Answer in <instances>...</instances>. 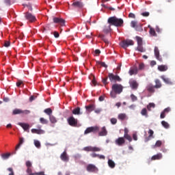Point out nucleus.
<instances>
[{
	"instance_id": "nucleus-21",
	"label": "nucleus",
	"mask_w": 175,
	"mask_h": 175,
	"mask_svg": "<svg viewBox=\"0 0 175 175\" xmlns=\"http://www.w3.org/2000/svg\"><path fill=\"white\" fill-rule=\"evenodd\" d=\"M146 90L147 91H148V92L154 94V92H155V85L154 86L152 84L150 83L147 85Z\"/></svg>"
},
{
	"instance_id": "nucleus-22",
	"label": "nucleus",
	"mask_w": 175,
	"mask_h": 175,
	"mask_svg": "<svg viewBox=\"0 0 175 175\" xmlns=\"http://www.w3.org/2000/svg\"><path fill=\"white\" fill-rule=\"evenodd\" d=\"M98 136H107V130L106 126H103L101 131L98 133Z\"/></svg>"
},
{
	"instance_id": "nucleus-7",
	"label": "nucleus",
	"mask_w": 175,
	"mask_h": 175,
	"mask_svg": "<svg viewBox=\"0 0 175 175\" xmlns=\"http://www.w3.org/2000/svg\"><path fill=\"white\" fill-rule=\"evenodd\" d=\"M99 132V127L98 126L88 127L84 131V135H88V133H96Z\"/></svg>"
},
{
	"instance_id": "nucleus-55",
	"label": "nucleus",
	"mask_w": 175,
	"mask_h": 175,
	"mask_svg": "<svg viewBox=\"0 0 175 175\" xmlns=\"http://www.w3.org/2000/svg\"><path fill=\"white\" fill-rule=\"evenodd\" d=\"M99 154H96L95 152H93L92 154H90V157H92V158H98Z\"/></svg>"
},
{
	"instance_id": "nucleus-8",
	"label": "nucleus",
	"mask_w": 175,
	"mask_h": 175,
	"mask_svg": "<svg viewBox=\"0 0 175 175\" xmlns=\"http://www.w3.org/2000/svg\"><path fill=\"white\" fill-rule=\"evenodd\" d=\"M108 77L110 80L111 82L113 81H122V79L118 75H114L113 73H109L108 74Z\"/></svg>"
},
{
	"instance_id": "nucleus-1",
	"label": "nucleus",
	"mask_w": 175,
	"mask_h": 175,
	"mask_svg": "<svg viewBox=\"0 0 175 175\" xmlns=\"http://www.w3.org/2000/svg\"><path fill=\"white\" fill-rule=\"evenodd\" d=\"M107 23L117 28L124 27V20L122 18H118L117 16L109 17L107 20Z\"/></svg>"
},
{
	"instance_id": "nucleus-20",
	"label": "nucleus",
	"mask_w": 175,
	"mask_h": 175,
	"mask_svg": "<svg viewBox=\"0 0 175 175\" xmlns=\"http://www.w3.org/2000/svg\"><path fill=\"white\" fill-rule=\"evenodd\" d=\"M72 6H74V8H77L78 9H81V8L84 6V5L81 1H75L72 3Z\"/></svg>"
},
{
	"instance_id": "nucleus-4",
	"label": "nucleus",
	"mask_w": 175,
	"mask_h": 175,
	"mask_svg": "<svg viewBox=\"0 0 175 175\" xmlns=\"http://www.w3.org/2000/svg\"><path fill=\"white\" fill-rule=\"evenodd\" d=\"M136 39H137V47L136 50H137L140 53H145L146 49H144V48H143V40L142 39V38H140L139 36H136Z\"/></svg>"
},
{
	"instance_id": "nucleus-14",
	"label": "nucleus",
	"mask_w": 175,
	"mask_h": 175,
	"mask_svg": "<svg viewBox=\"0 0 175 175\" xmlns=\"http://www.w3.org/2000/svg\"><path fill=\"white\" fill-rule=\"evenodd\" d=\"M115 144L121 147L125 144V138L124 137H119L115 140Z\"/></svg>"
},
{
	"instance_id": "nucleus-19",
	"label": "nucleus",
	"mask_w": 175,
	"mask_h": 175,
	"mask_svg": "<svg viewBox=\"0 0 175 175\" xmlns=\"http://www.w3.org/2000/svg\"><path fill=\"white\" fill-rule=\"evenodd\" d=\"M148 133L149 135H148V137L145 138V143H147V142H150V139H154V131L150 129L148 131Z\"/></svg>"
},
{
	"instance_id": "nucleus-57",
	"label": "nucleus",
	"mask_w": 175,
	"mask_h": 175,
	"mask_svg": "<svg viewBox=\"0 0 175 175\" xmlns=\"http://www.w3.org/2000/svg\"><path fill=\"white\" fill-rule=\"evenodd\" d=\"M129 18H135L136 16L135 15V14L131 12V13L129 14Z\"/></svg>"
},
{
	"instance_id": "nucleus-44",
	"label": "nucleus",
	"mask_w": 175,
	"mask_h": 175,
	"mask_svg": "<svg viewBox=\"0 0 175 175\" xmlns=\"http://www.w3.org/2000/svg\"><path fill=\"white\" fill-rule=\"evenodd\" d=\"M3 159H8L10 157V153H5L1 155Z\"/></svg>"
},
{
	"instance_id": "nucleus-30",
	"label": "nucleus",
	"mask_w": 175,
	"mask_h": 175,
	"mask_svg": "<svg viewBox=\"0 0 175 175\" xmlns=\"http://www.w3.org/2000/svg\"><path fill=\"white\" fill-rule=\"evenodd\" d=\"M118 120H120V121H124L126 120V113H120L118 116Z\"/></svg>"
},
{
	"instance_id": "nucleus-37",
	"label": "nucleus",
	"mask_w": 175,
	"mask_h": 175,
	"mask_svg": "<svg viewBox=\"0 0 175 175\" xmlns=\"http://www.w3.org/2000/svg\"><path fill=\"white\" fill-rule=\"evenodd\" d=\"M44 113H45L50 117V116H51V114H53V110H51V108H47V109H44Z\"/></svg>"
},
{
	"instance_id": "nucleus-36",
	"label": "nucleus",
	"mask_w": 175,
	"mask_h": 175,
	"mask_svg": "<svg viewBox=\"0 0 175 175\" xmlns=\"http://www.w3.org/2000/svg\"><path fill=\"white\" fill-rule=\"evenodd\" d=\"M108 165L111 169H114V167H116V163H114L111 159L108 160Z\"/></svg>"
},
{
	"instance_id": "nucleus-62",
	"label": "nucleus",
	"mask_w": 175,
	"mask_h": 175,
	"mask_svg": "<svg viewBox=\"0 0 175 175\" xmlns=\"http://www.w3.org/2000/svg\"><path fill=\"white\" fill-rule=\"evenodd\" d=\"M163 111L164 113H165V114H167V113H169V111H170V108H169V107L165 108Z\"/></svg>"
},
{
	"instance_id": "nucleus-64",
	"label": "nucleus",
	"mask_w": 175,
	"mask_h": 175,
	"mask_svg": "<svg viewBox=\"0 0 175 175\" xmlns=\"http://www.w3.org/2000/svg\"><path fill=\"white\" fill-rule=\"evenodd\" d=\"M21 84H23V81H18L16 83V86H17V87H20V85H21Z\"/></svg>"
},
{
	"instance_id": "nucleus-45",
	"label": "nucleus",
	"mask_w": 175,
	"mask_h": 175,
	"mask_svg": "<svg viewBox=\"0 0 175 175\" xmlns=\"http://www.w3.org/2000/svg\"><path fill=\"white\" fill-rule=\"evenodd\" d=\"M40 122H41V124H48V122H49V121H47V120L44 119V118H41L40 119Z\"/></svg>"
},
{
	"instance_id": "nucleus-11",
	"label": "nucleus",
	"mask_w": 175,
	"mask_h": 175,
	"mask_svg": "<svg viewBox=\"0 0 175 175\" xmlns=\"http://www.w3.org/2000/svg\"><path fill=\"white\" fill-rule=\"evenodd\" d=\"M86 170L90 173H96L98 172V167L94 164H89L86 167Z\"/></svg>"
},
{
	"instance_id": "nucleus-58",
	"label": "nucleus",
	"mask_w": 175,
	"mask_h": 175,
	"mask_svg": "<svg viewBox=\"0 0 175 175\" xmlns=\"http://www.w3.org/2000/svg\"><path fill=\"white\" fill-rule=\"evenodd\" d=\"M165 117H166V113L163 111L160 115V118H165Z\"/></svg>"
},
{
	"instance_id": "nucleus-9",
	"label": "nucleus",
	"mask_w": 175,
	"mask_h": 175,
	"mask_svg": "<svg viewBox=\"0 0 175 175\" xmlns=\"http://www.w3.org/2000/svg\"><path fill=\"white\" fill-rule=\"evenodd\" d=\"M25 17L26 20H28L30 23H35V21H36V17L29 12H26Z\"/></svg>"
},
{
	"instance_id": "nucleus-32",
	"label": "nucleus",
	"mask_w": 175,
	"mask_h": 175,
	"mask_svg": "<svg viewBox=\"0 0 175 175\" xmlns=\"http://www.w3.org/2000/svg\"><path fill=\"white\" fill-rule=\"evenodd\" d=\"M98 38H100V39H102V40H103V42L105 43V44L109 45V40L107 38H105V35L100 34L98 36Z\"/></svg>"
},
{
	"instance_id": "nucleus-47",
	"label": "nucleus",
	"mask_w": 175,
	"mask_h": 175,
	"mask_svg": "<svg viewBox=\"0 0 175 175\" xmlns=\"http://www.w3.org/2000/svg\"><path fill=\"white\" fill-rule=\"evenodd\" d=\"M110 122L112 125H116V124H117V119L116 118H111Z\"/></svg>"
},
{
	"instance_id": "nucleus-59",
	"label": "nucleus",
	"mask_w": 175,
	"mask_h": 175,
	"mask_svg": "<svg viewBox=\"0 0 175 175\" xmlns=\"http://www.w3.org/2000/svg\"><path fill=\"white\" fill-rule=\"evenodd\" d=\"M53 36H55V38H59V33H58V31H54L53 32Z\"/></svg>"
},
{
	"instance_id": "nucleus-43",
	"label": "nucleus",
	"mask_w": 175,
	"mask_h": 175,
	"mask_svg": "<svg viewBox=\"0 0 175 175\" xmlns=\"http://www.w3.org/2000/svg\"><path fill=\"white\" fill-rule=\"evenodd\" d=\"M131 98L132 102H136V100H137V96H135V94H131Z\"/></svg>"
},
{
	"instance_id": "nucleus-23",
	"label": "nucleus",
	"mask_w": 175,
	"mask_h": 175,
	"mask_svg": "<svg viewBox=\"0 0 175 175\" xmlns=\"http://www.w3.org/2000/svg\"><path fill=\"white\" fill-rule=\"evenodd\" d=\"M163 157L162 153H158L157 154H154L152 157L151 161H158L159 159H162Z\"/></svg>"
},
{
	"instance_id": "nucleus-41",
	"label": "nucleus",
	"mask_w": 175,
	"mask_h": 175,
	"mask_svg": "<svg viewBox=\"0 0 175 175\" xmlns=\"http://www.w3.org/2000/svg\"><path fill=\"white\" fill-rule=\"evenodd\" d=\"M49 120L52 124H55V122H57V118H55L54 116H50Z\"/></svg>"
},
{
	"instance_id": "nucleus-63",
	"label": "nucleus",
	"mask_w": 175,
	"mask_h": 175,
	"mask_svg": "<svg viewBox=\"0 0 175 175\" xmlns=\"http://www.w3.org/2000/svg\"><path fill=\"white\" fill-rule=\"evenodd\" d=\"M94 53H95V54H96V55H99L100 54V50L96 49Z\"/></svg>"
},
{
	"instance_id": "nucleus-13",
	"label": "nucleus",
	"mask_w": 175,
	"mask_h": 175,
	"mask_svg": "<svg viewBox=\"0 0 175 175\" xmlns=\"http://www.w3.org/2000/svg\"><path fill=\"white\" fill-rule=\"evenodd\" d=\"M67 121L70 126H77V119L75 118V117L70 116L68 118Z\"/></svg>"
},
{
	"instance_id": "nucleus-35",
	"label": "nucleus",
	"mask_w": 175,
	"mask_h": 175,
	"mask_svg": "<svg viewBox=\"0 0 175 175\" xmlns=\"http://www.w3.org/2000/svg\"><path fill=\"white\" fill-rule=\"evenodd\" d=\"M137 73V68H131L129 71V74L130 76H133V75H136Z\"/></svg>"
},
{
	"instance_id": "nucleus-26",
	"label": "nucleus",
	"mask_w": 175,
	"mask_h": 175,
	"mask_svg": "<svg viewBox=\"0 0 175 175\" xmlns=\"http://www.w3.org/2000/svg\"><path fill=\"white\" fill-rule=\"evenodd\" d=\"M161 79H162V80L164 81V83H165V84H170V85L173 84V82H172L170 79L166 78V77H165V75H162L161 77Z\"/></svg>"
},
{
	"instance_id": "nucleus-3",
	"label": "nucleus",
	"mask_w": 175,
	"mask_h": 175,
	"mask_svg": "<svg viewBox=\"0 0 175 175\" xmlns=\"http://www.w3.org/2000/svg\"><path fill=\"white\" fill-rule=\"evenodd\" d=\"M131 27L134 28L135 31H137L138 32H142L143 31V25L137 23L136 21H132L131 22Z\"/></svg>"
},
{
	"instance_id": "nucleus-15",
	"label": "nucleus",
	"mask_w": 175,
	"mask_h": 175,
	"mask_svg": "<svg viewBox=\"0 0 175 175\" xmlns=\"http://www.w3.org/2000/svg\"><path fill=\"white\" fill-rule=\"evenodd\" d=\"M129 83L131 88L134 90H137V88H139V83H137V81H136V80L131 79V81H129Z\"/></svg>"
},
{
	"instance_id": "nucleus-17",
	"label": "nucleus",
	"mask_w": 175,
	"mask_h": 175,
	"mask_svg": "<svg viewBox=\"0 0 175 175\" xmlns=\"http://www.w3.org/2000/svg\"><path fill=\"white\" fill-rule=\"evenodd\" d=\"M154 53L156 59L159 61L160 62H162V57L159 55V49H158V46H155L154 49Z\"/></svg>"
},
{
	"instance_id": "nucleus-53",
	"label": "nucleus",
	"mask_w": 175,
	"mask_h": 175,
	"mask_svg": "<svg viewBox=\"0 0 175 175\" xmlns=\"http://www.w3.org/2000/svg\"><path fill=\"white\" fill-rule=\"evenodd\" d=\"M26 166H27V168L28 167H32V163H31V161H27L26 162Z\"/></svg>"
},
{
	"instance_id": "nucleus-42",
	"label": "nucleus",
	"mask_w": 175,
	"mask_h": 175,
	"mask_svg": "<svg viewBox=\"0 0 175 175\" xmlns=\"http://www.w3.org/2000/svg\"><path fill=\"white\" fill-rule=\"evenodd\" d=\"M151 107H155V104L152 103H149V105L147 106V109L149 111H151Z\"/></svg>"
},
{
	"instance_id": "nucleus-49",
	"label": "nucleus",
	"mask_w": 175,
	"mask_h": 175,
	"mask_svg": "<svg viewBox=\"0 0 175 175\" xmlns=\"http://www.w3.org/2000/svg\"><path fill=\"white\" fill-rule=\"evenodd\" d=\"M142 16H143V17H148V16H150V12H142Z\"/></svg>"
},
{
	"instance_id": "nucleus-60",
	"label": "nucleus",
	"mask_w": 175,
	"mask_h": 175,
	"mask_svg": "<svg viewBox=\"0 0 175 175\" xmlns=\"http://www.w3.org/2000/svg\"><path fill=\"white\" fill-rule=\"evenodd\" d=\"M9 46H10V41H5L4 43V46L9 47Z\"/></svg>"
},
{
	"instance_id": "nucleus-39",
	"label": "nucleus",
	"mask_w": 175,
	"mask_h": 175,
	"mask_svg": "<svg viewBox=\"0 0 175 175\" xmlns=\"http://www.w3.org/2000/svg\"><path fill=\"white\" fill-rule=\"evenodd\" d=\"M141 114L142 116H144L146 118L148 117V113H147V109H142V110L141 111Z\"/></svg>"
},
{
	"instance_id": "nucleus-56",
	"label": "nucleus",
	"mask_w": 175,
	"mask_h": 175,
	"mask_svg": "<svg viewBox=\"0 0 175 175\" xmlns=\"http://www.w3.org/2000/svg\"><path fill=\"white\" fill-rule=\"evenodd\" d=\"M97 158H98L99 159H103V160L106 159V157H105V155L103 154H98Z\"/></svg>"
},
{
	"instance_id": "nucleus-33",
	"label": "nucleus",
	"mask_w": 175,
	"mask_h": 175,
	"mask_svg": "<svg viewBox=\"0 0 175 175\" xmlns=\"http://www.w3.org/2000/svg\"><path fill=\"white\" fill-rule=\"evenodd\" d=\"M155 83V88L158 89V88H161L162 87V83H161V81L159 79H156L154 81Z\"/></svg>"
},
{
	"instance_id": "nucleus-54",
	"label": "nucleus",
	"mask_w": 175,
	"mask_h": 175,
	"mask_svg": "<svg viewBox=\"0 0 175 175\" xmlns=\"http://www.w3.org/2000/svg\"><path fill=\"white\" fill-rule=\"evenodd\" d=\"M143 69H144V64L141 63V64H139V70H143Z\"/></svg>"
},
{
	"instance_id": "nucleus-52",
	"label": "nucleus",
	"mask_w": 175,
	"mask_h": 175,
	"mask_svg": "<svg viewBox=\"0 0 175 175\" xmlns=\"http://www.w3.org/2000/svg\"><path fill=\"white\" fill-rule=\"evenodd\" d=\"M98 64H99V65H100L103 68H107V66L106 63H105L103 62H99Z\"/></svg>"
},
{
	"instance_id": "nucleus-46",
	"label": "nucleus",
	"mask_w": 175,
	"mask_h": 175,
	"mask_svg": "<svg viewBox=\"0 0 175 175\" xmlns=\"http://www.w3.org/2000/svg\"><path fill=\"white\" fill-rule=\"evenodd\" d=\"M34 145L37 148H40V142L38 140H34Z\"/></svg>"
},
{
	"instance_id": "nucleus-12",
	"label": "nucleus",
	"mask_w": 175,
	"mask_h": 175,
	"mask_svg": "<svg viewBox=\"0 0 175 175\" xmlns=\"http://www.w3.org/2000/svg\"><path fill=\"white\" fill-rule=\"evenodd\" d=\"M53 23H55V24H59L61 27H65V20L62 18L54 17Z\"/></svg>"
},
{
	"instance_id": "nucleus-24",
	"label": "nucleus",
	"mask_w": 175,
	"mask_h": 175,
	"mask_svg": "<svg viewBox=\"0 0 175 175\" xmlns=\"http://www.w3.org/2000/svg\"><path fill=\"white\" fill-rule=\"evenodd\" d=\"M85 107L88 113H91V111H94V110H95V105L93 104H90L88 106H85Z\"/></svg>"
},
{
	"instance_id": "nucleus-51",
	"label": "nucleus",
	"mask_w": 175,
	"mask_h": 175,
	"mask_svg": "<svg viewBox=\"0 0 175 175\" xmlns=\"http://www.w3.org/2000/svg\"><path fill=\"white\" fill-rule=\"evenodd\" d=\"M110 95H111V98H116L117 97V93H115L114 91L111 92Z\"/></svg>"
},
{
	"instance_id": "nucleus-38",
	"label": "nucleus",
	"mask_w": 175,
	"mask_h": 175,
	"mask_svg": "<svg viewBox=\"0 0 175 175\" xmlns=\"http://www.w3.org/2000/svg\"><path fill=\"white\" fill-rule=\"evenodd\" d=\"M161 124L165 128V129H169V128L170 127V125L169 124V123H167L166 121H164V120L161 122Z\"/></svg>"
},
{
	"instance_id": "nucleus-16",
	"label": "nucleus",
	"mask_w": 175,
	"mask_h": 175,
	"mask_svg": "<svg viewBox=\"0 0 175 175\" xmlns=\"http://www.w3.org/2000/svg\"><path fill=\"white\" fill-rule=\"evenodd\" d=\"M124 138L126 139V140H128L129 143L132 142V137L129 135V130L128 129L125 128L124 130Z\"/></svg>"
},
{
	"instance_id": "nucleus-61",
	"label": "nucleus",
	"mask_w": 175,
	"mask_h": 175,
	"mask_svg": "<svg viewBox=\"0 0 175 175\" xmlns=\"http://www.w3.org/2000/svg\"><path fill=\"white\" fill-rule=\"evenodd\" d=\"M133 140H135V142L137 141V134L133 133Z\"/></svg>"
},
{
	"instance_id": "nucleus-27",
	"label": "nucleus",
	"mask_w": 175,
	"mask_h": 175,
	"mask_svg": "<svg viewBox=\"0 0 175 175\" xmlns=\"http://www.w3.org/2000/svg\"><path fill=\"white\" fill-rule=\"evenodd\" d=\"M18 125L21 126L23 128V129H24V131H28V129H29V124H28L27 123L19 122V123H18Z\"/></svg>"
},
{
	"instance_id": "nucleus-48",
	"label": "nucleus",
	"mask_w": 175,
	"mask_h": 175,
	"mask_svg": "<svg viewBox=\"0 0 175 175\" xmlns=\"http://www.w3.org/2000/svg\"><path fill=\"white\" fill-rule=\"evenodd\" d=\"M162 146V141L158 140L157 141L154 147H161Z\"/></svg>"
},
{
	"instance_id": "nucleus-29",
	"label": "nucleus",
	"mask_w": 175,
	"mask_h": 175,
	"mask_svg": "<svg viewBox=\"0 0 175 175\" xmlns=\"http://www.w3.org/2000/svg\"><path fill=\"white\" fill-rule=\"evenodd\" d=\"M158 70H159L160 72H166V70H167V66L160 65L158 66Z\"/></svg>"
},
{
	"instance_id": "nucleus-28",
	"label": "nucleus",
	"mask_w": 175,
	"mask_h": 175,
	"mask_svg": "<svg viewBox=\"0 0 175 175\" xmlns=\"http://www.w3.org/2000/svg\"><path fill=\"white\" fill-rule=\"evenodd\" d=\"M110 31H111V25H110V24H109V25H105L104 27L103 32L104 33H109V32H110Z\"/></svg>"
},
{
	"instance_id": "nucleus-34",
	"label": "nucleus",
	"mask_w": 175,
	"mask_h": 175,
	"mask_svg": "<svg viewBox=\"0 0 175 175\" xmlns=\"http://www.w3.org/2000/svg\"><path fill=\"white\" fill-rule=\"evenodd\" d=\"M23 143H24V138L20 137L19 143H18V144L16 145L15 150H18V148H20V147H21V144H23Z\"/></svg>"
},
{
	"instance_id": "nucleus-2",
	"label": "nucleus",
	"mask_w": 175,
	"mask_h": 175,
	"mask_svg": "<svg viewBox=\"0 0 175 175\" xmlns=\"http://www.w3.org/2000/svg\"><path fill=\"white\" fill-rule=\"evenodd\" d=\"M135 42L132 40L126 39L124 40L120 43V46L122 47V49H126L129 46H133Z\"/></svg>"
},
{
	"instance_id": "nucleus-5",
	"label": "nucleus",
	"mask_w": 175,
	"mask_h": 175,
	"mask_svg": "<svg viewBox=\"0 0 175 175\" xmlns=\"http://www.w3.org/2000/svg\"><path fill=\"white\" fill-rule=\"evenodd\" d=\"M83 151H87L88 152H99L102 151V149L99 147L90 146L83 148Z\"/></svg>"
},
{
	"instance_id": "nucleus-25",
	"label": "nucleus",
	"mask_w": 175,
	"mask_h": 175,
	"mask_svg": "<svg viewBox=\"0 0 175 175\" xmlns=\"http://www.w3.org/2000/svg\"><path fill=\"white\" fill-rule=\"evenodd\" d=\"M31 133H36L37 135H43V133H44V131L42 129H32Z\"/></svg>"
},
{
	"instance_id": "nucleus-31",
	"label": "nucleus",
	"mask_w": 175,
	"mask_h": 175,
	"mask_svg": "<svg viewBox=\"0 0 175 175\" xmlns=\"http://www.w3.org/2000/svg\"><path fill=\"white\" fill-rule=\"evenodd\" d=\"M72 114H75V116H79L80 114H82V113L80 111V107H77L72 110Z\"/></svg>"
},
{
	"instance_id": "nucleus-50",
	"label": "nucleus",
	"mask_w": 175,
	"mask_h": 175,
	"mask_svg": "<svg viewBox=\"0 0 175 175\" xmlns=\"http://www.w3.org/2000/svg\"><path fill=\"white\" fill-rule=\"evenodd\" d=\"M108 77H106L105 78L103 79V83L105 84V85H107V84H109V82H107Z\"/></svg>"
},
{
	"instance_id": "nucleus-6",
	"label": "nucleus",
	"mask_w": 175,
	"mask_h": 175,
	"mask_svg": "<svg viewBox=\"0 0 175 175\" xmlns=\"http://www.w3.org/2000/svg\"><path fill=\"white\" fill-rule=\"evenodd\" d=\"M122 90H124V88L121 84L115 83L112 85V91H113L115 94H121Z\"/></svg>"
},
{
	"instance_id": "nucleus-18",
	"label": "nucleus",
	"mask_w": 175,
	"mask_h": 175,
	"mask_svg": "<svg viewBox=\"0 0 175 175\" xmlns=\"http://www.w3.org/2000/svg\"><path fill=\"white\" fill-rule=\"evenodd\" d=\"M60 159H62V161H64V162L69 161V157H68L66 151H64L62 153V154L60 155Z\"/></svg>"
},
{
	"instance_id": "nucleus-40",
	"label": "nucleus",
	"mask_w": 175,
	"mask_h": 175,
	"mask_svg": "<svg viewBox=\"0 0 175 175\" xmlns=\"http://www.w3.org/2000/svg\"><path fill=\"white\" fill-rule=\"evenodd\" d=\"M149 33H150L152 36H157V33L155 32V29H154V28L152 27L150 28Z\"/></svg>"
},
{
	"instance_id": "nucleus-10",
	"label": "nucleus",
	"mask_w": 175,
	"mask_h": 175,
	"mask_svg": "<svg viewBox=\"0 0 175 175\" xmlns=\"http://www.w3.org/2000/svg\"><path fill=\"white\" fill-rule=\"evenodd\" d=\"M31 111L29 110H22L20 109H14L12 114L13 116H16L17 114H29Z\"/></svg>"
}]
</instances>
